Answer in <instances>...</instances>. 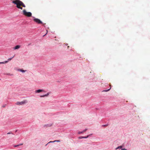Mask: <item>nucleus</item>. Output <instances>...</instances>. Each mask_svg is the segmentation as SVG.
Listing matches in <instances>:
<instances>
[{
	"label": "nucleus",
	"mask_w": 150,
	"mask_h": 150,
	"mask_svg": "<svg viewBox=\"0 0 150 150\" xmlns=\"http://www.w3.org/2000/svg\"><path fill=\"white\" fill-rule=\"evenodd\" d=\"M43 91V90L41 89H39L35 91V92L36 93H39L40 92H42Z\"/></svg>",
	"instance_id": "5"
},
{
	"label": "nucleus",
	"mask_w": 150,
	"mask_h": 150,
	"mask_svg": "<svg viewBox=\"0 0 150 150\" xmlns=\"http://www.w3.org/2000/svg\"><path fill=\"white\" fill-rule=\"evenodd\" d=\"M121 150H127L126 149L124 148V149H122Z\"/></svg>",
	"instance_id": "21"
},
{
	"label": "nucleus",
	"mask_w": 150,
	"mask_h": 150,
	"mask_svg": "<svg viewBox=\"0 0 150 150\" xmlns=\"http://www.w3.org/2000/svg\"><path fill=\"white\" fill-rule=\"evenodd\" d=\"M18 71L23 73L25 72L26 71V70H25L23 69H19L18 70Z\"/></svg>",
	"instance_id": "10"
},
{
	"label": "nucleus",
	"mask_w": 150,
	"mask_h": 150,
	"mask_svg": "<svg viewBox=\"0 0 150 150\" xmlns=\"http://www.w3.org/2000/svg\"><path fill=\"white\" fill-rule=\"evenodd\" d=\"M20 46L19 45H17L13 48V49L16 50L19 48Z\"/></svg>",
	"instance_id": "6"
},
{
	"label": "nucleus",
	"mask_w": 150,
	"mask_h": 150,
	"mask_svg": "<svg viewBox=\"0 0 150 150\" xmlns=\"http://www.w3.org/2000/svg\"><path fill=\"white\" fill-rule=\"evenodd\" d=\"M13 57L11 58H9L8 59V61H8V62L9 61H10L11 60V59L13 58Z\"/></svg>",
	"instance_id": "15"
},
{
	"label": "nucleus",
	"mask_w": 150,
	"mask_h": 150,
	"mask_svg": "<svg viewBox=\"0 0 150 150\" xmlns=\"http://www.w3.org/2000/svg\"><path fill=\"white\" fill-rule=\"evenodd\" d=\"M27 103V100H25L21 102H17L16 103V104L18 105H23Z\"/></svg>",
	"instance_id": "3"
},
{
	"label": "nucleus",
	"mask_w": 150,
	"mask_h": 150,
	"mask_svg": "<svg viewBox=\"0 0 150 150\" xmlns=\"http://www.w3.org/2000/svg\"><path fill=\"white\" fill-rule=\"evenodd\" d=\"M122 146H120L118 147L116 149H122Z\"/></svg>",
	"instance_id": "11"
},
{
	"label": "nucleus",
	"mask_w": 150,
	"mask_h": 150,
	"mask_svg": "<svg viewBox=\"0 0 150 150\" xmlns=\"http://www.w3.org/2000/svg\"><path fill=\"white\" fill-rule=\"evenodd\" d=\"M41 97H45V95H42V96H40Z\"/></svg>",
	"instance_id": "19"
},
{
	"label": "nucleus",
	"mask_w": 150,
	"mask_h": 150,
	"mask_svg": "<svg viewBox=\"0 0 150 150\" xmlns=\"http://www.w3.org/2000/svg\"><path fill=\"white\" fill-rule=\"evenodd\" d=\"M12 2L16 5V7L18 8L21 10L23 9V8L21 6H22L24 7H25V6L24 4L20 0H15L13 1Z\"/></svg>",
	"instance_id": "1"
},
{
	"label": "nucleus",
	"mask_w": 150,
	"mask_h": 150,
	"mask_svg": "<svg viewBox=\"0 0 150 150\" xmlns=\"http://www.w3.org/2000/svg\"><path fill=\"white\" fill-rule=\"evenodd\" d=\"M23 14L26 16L29 17L32 16L31 13L30 12H27L25 9L23 10Z\"/></svg>",
	"instance_id": "2"
},
{
	"label": "nucleus",
	"mask_w": 150,
	"mask_h": 150,
	"mask_svg": "<svg viewBox=\"0 0 150 150\" xmlns=\"http://www.w3.org/2000/svg\"><path fill=\"white\" fill-rule=\"evenodd\" d=\"M60 142V141L59 140H54L53 141H50L45 146H46L48 144L50 143H52V142Z\"/></svg>",
	"instance_id": "7"
},
{
	"label": "nucleus",
	"mask_w": 150,
	"mask_h": 150,
	"mask_svg": "<svg viewBox=\"0 0 150 150\" xmlns=\"http://www.w3.org/2000/svg\"><path fill=\"white\" fill-rule=\"evenodd\" d=\"M11 134V133L10 132H8L7 133V134Z\"/></svg>",
	"instance_id": "22"
},
{
	"label": "nucleus",
	"mask_w": 150,
	"mask_h": 150,
	"mask_svg": "<svg viewBox=\"0 0 150 150\" xmlns=\"http://www.w3.org/2000/svg\"><path fill=\"white\" fill-rule=\"evenodd\" d=\"M34 21L38 24H42V22L39 19L35 18L33 19Z\"/></svg>",
	"instance_id": "4"
},
{
	"label": "nucleus",
	"mask_w": 150,
	"mask_h": 150,
	"mask_svg": "<svg viewBox=\"0 0 150 150\" xmlns=\"http://www.w3.org/2000/svg\"><path fill=\"white\" fill-rule=\"evenodd\" d=\"M19 146V145L18 144L16 145H15L14 146V147H17V146Z\"/></svg>",
	"instance_id": "18"
},
{
	"label": "nucleus",
	"mask_w": 150,
	"mask_h": 150,
	"mask_svg": "<svg viewBox=\"0 0 150 150\" xmlns=\"http://www.w3.org/2000/svg\"><path fill=\"white\" fill-rule=\"evenodd\" d=\"M49 95V93H47V94L45 95V97L48 96Z\"/></svg>",
	"instance_id": "14"
},
{
	"label": "nucleus",
	"mask_w": 150,
	"mask_h": 150,
	"mask_svg": "<svg viewBox=\"0 0 150 150\" xmlns=\"http://www.w3.org/2000/svg\"><path fill=\"white\" fill-rule=\"evenodd\" d=\"M89 135L87 136L86 137H83V138H87L88 137Z\"/></svg>",
	"instance_id": "13"
},
{
	"label": "nucleus",
	"mask_w": 150,
	"mask_h": 150,
	"mask_svg": "<svg viewBox=\"0 0 150 150\" xmlns=\"http://www.w3.org/2000/svg\"><path fill=\"white\" fill-rule=\"evenodd\" d=\"M110 86H111V85H110Z\"/></svg>",
	"instance_id": "25"
},
{
	"label": "nucleus",
	"mask_w": 150,
	"mask_h": 150,
	"mask_svg": "<svg viewBox=\"0 0 150 150\" xmlns=\"http://www.w3.org/2000/svg\"><path fill=\"white\" fill-rule=\"evenodd\" d=\"M5 107V106H3V107Z\"/></svg>",
	"instance_id": "24"
},
{
	"label": "nucleus",
	"mask_w": 150,
	"mask_h": 150,
	"mask_svg": "<svg viewBox=\"0 0 150 150\" xmlns=\"http://www.w3.org/2000/svg\"><path fill=\"white\" fill-rule=\"evenodd\" d=\"M7 74L8 75H10L9 74Z\"/></svg>",
	"instance_id": "23"
},
{
	"label": "nucleus",
	"mask_w": 150,
	"mask_h": 150,
	"mask_svg": "<svg viewBox=\"0 0 150 150\" xmlns=\"http://www.w3.org/2000/svg\"><path fill=\"white\" fill-rule=\"evenodd\" d=\"M87 130V129H85L84 130H83V131H82V132H78V134H80L83 133L84 132L86 131Z\"/></svg>",
	"instance_id": "8"
},
{
	"label": "nucleus",
	"mask_w": 150,
	"mask_h": 150,
	"mask_svg": "<svg viewBox=\"0 0 150 150\" xmlns=\"http://www.w3.org/2000/svg\"><path fill=\"white\" fill-rule=\"evenodd\" d=\"M111 87H110V89H108V90H103L102 91V92H107V91H109L110 89H111Z\"/></svg>",
	"instance_id": "12"
},
{
	"label": "nucleus",
	"mask_w": 150,
	"mask_h": 150,
	"mask_svg": "<svg viewBox=\"0 0 150 150\" xmlns=\"http://www.w3.org/2000/svg\"><path fill=\"white\" fill-rule=\"evenodd\" d=\"M8 62V61H6L4 62H0V64H4L6 63H7Z\"/></svg>",
	"instance_id": "9"
},
{
	"label": "nucleus",
	"mask_w": 150,
	"mask_h": 150,
	"mask_svg": "<svg viewBox=\"0 0 150 150\" xmlns=\"http://www.w3.org/2000/svg\"><path fill=\"white\" fill-rule=\"evenodd\" d=\"M78 138L79 139H81L83 138V137H78Z\"/></svg>",
	"instance_id": "16"
},
{
	"label": "nucleus",
	"mask_w": 150,
	"mask_h": 150,
	"mask_svg": "<svg viewBox=\"0 0 150 150\" xmlns=\"http://www.w3.org/2000/svg\"><path fill=\"white\" fill-rule=\"evenodd\" d=\"M19 145V146H21V145H23V144H18Z\"/></svg>",
	"instance_id": "20"
},
{
	"label": "nucleus",
	"mask_w": 150,
	"mask_h": 150,
	"mask_svg": "<svg viewBox=\"0 0 150 150\" xmlns=\"http://www.w3.org/2000/svg\"><path fill=\"white\" fill-rule=\"evenodd\" d=\"M108 125H102V126H104V127H106Z\"/></svg>",
	"instance_id": "17"
}]
</instances>
